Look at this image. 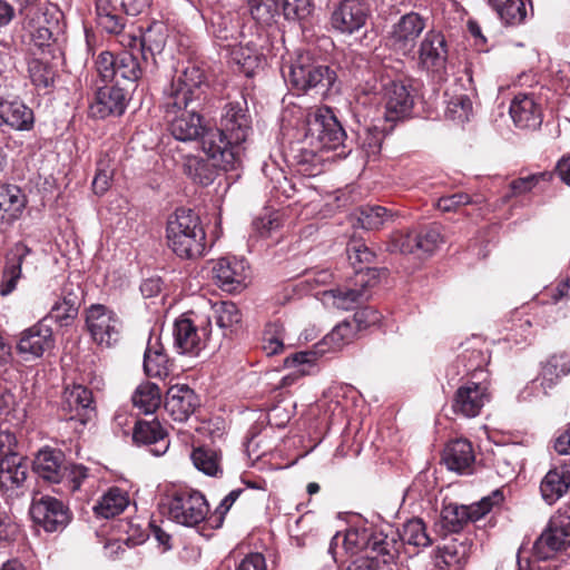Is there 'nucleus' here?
Listing matches in <instances>:
<instances>
[{"label":"nucleus","mask_w":570,"mask_h":570,"mask_svg":"<svg viewBox=\"0 0 570 570\" xmlns=\"http://www.w3.org/2000/svg\"><path fill=\"white\" fill-rule=\"evenodd\" d=\"M397 533L372 530L367 528H351L343 533V548L346 552L368 550L382 558L385 564L392 563L400 554L401 543Z\"/></svg>","instance_id":"obj_7"},{"label":"nucleus","mask_w":570,"mask_h":570,"mask_svg":"<svg viewBox=\"0 0 570 570\" xmlns=\"http://www.w3.org/2000/svg\"><path fill=\"white\" fill-rule=\"evenodd\" d=\"M305 142L321 151L334 150L345 157L351 148L345 144L346 132L330 108H318L306 115L303 127Z\"/></svg>","instance_id":"obj_6"},{"label":"nucleus","mask_w":570,"mask_h":570,"mask_svg":"<svg viewBox=\"0 0 570 570\" xmlns=\"http://www.w3.org/2000/svg\"><path fill=\"white\" fill-rule=\"evenodd\" d=\"M489 400L488 386L483 381L468 382L456 390L452 409L464 417H475Z\"/></svg>","instance_id":"obj_21"},{"label":"nucleus","mask_w":570,"mask_h":570,"mask_svg":"<svg viewBox=\"0 0 570 570\" xmlns=\"http://www.w3.org/2000/svg\"><path fill=\"white\" fill-rule=\"evenodd\" d=\"M86 324L94 341L110 346L120 338L122 323L118 315L101 304L91 305L86 312Z\"/></svg>","instance_id":"obj_13"},{"label":"nucleus","mask_w":570,"mask_h":570,"mask_svg":"<svg viewBox=\"0 0 570 570\" xmlns=\"http://www.w3.org/2000/svg\"><path fill=\"white\" fill-rule=\"evenodd\" d=\"M144 371L150 377H163L168 374V356L155 352L154 355H144Z\"/></svg>","instance_id":"obj_60"},{"label":"nucleus","mask_w":570,"mask_h":570,"mask_svg":"<svg viewBox=\"0 0 570 570\" xmlns=\"http://www.w3.org/2000/svg\"><path fill=\"white\" fill-rule=\"evenodd\" d=\"M87 476L88 469L86 466L67 461L65 464L63 479L60 483L71 491H77Z\"/></svg>","instance_id":"obj_57"},{"label":"nucleus","mask_w":570,"mask_h":570,"mask_svg":"<svg viewBox=\"0 0 570 570\" xmlns=\"http://www.w3.org/2000/svg\"><path fill=\"white\" fill-rule=\"evenodd\" d=\"M29 460L27 456L11 455L0 461V489L9 492L21 489L27 481Z\"/></svg>","instance_id":"obj_30"},{"label":"nucleus","mask_w":570,"mask_h":570,"mask_svg":"<svg viewBox=\"0 0 570 570\" xmlns=\"http://www.w3.org/2000/svg\"><path fill=\"white\" fill-rule=\"evenodd\" d=\"M61 411L67 421L85 426L96 415L92 391L82 384L67 385L62 393Z\"/></svg>","instance_id":"obj_14"},{"label":"nucleus","mask_w":570,"mask_h":570,"mask_svg":"<svg viewBox=\"0 0 570 570\" xmlns=\"http://www.w3.org/2000/svg\"><path fill=\"white\" fill-rule=\"evenodd\" d=\"M570 373V356L566 353L550 356L541 370V386L544 392L552 389L558 381Z\"/></svg>","instance_id":"obj_38"},{"label":"nucleus","mask_w":570,"mask_h":570,"mask_svg":"<svg viewBox=\"0 0 570 570\" xmlns=\"http://www.w3.org/2000/svg\"><path fill=\"white\" fill-rule=\"evenodd\" d=\"M129 50H122L117 53V66L115 70V80L118 78L127 81L130 89L136 88L137 81L141 78L148 63L141 60L140 53L129 43Z\"/></svg>","instance_id":"obj_32"},{"label":"nucleus","mask_w":570,"mask_h":570,"mask_svg":"<svg viewBox=\"0 0 570 570\" xmlns=\"http://www.w3.org/2000/svg\"><path fill=\"white\" fill-rule=\"evenodd\" d=\"M230 61L238 67V71L252 77L262 63V56L249 47H234L230 51Z\"/></svg>","instance_id":"obj_47"},{"label":"nucleus","mask_w":570,"mask_h":570,"mask_svg":"<svg viewBox=\"0 0 570 570\" xmlns=\"http://www.w3.org/2000/svg\"><path fill=\"white\" fill-rule=\"evenodd\" d=\"M33 255V250L23 242L14 243L4 255V264L19 268L22 272L23 264L28 263V257Z\"/></svg>","instance_id":"obj_59"},{"label":"nucleus","mask_w":570,"mask_h":570,"mask_svg":"<svg viewBox=\"0 0 570 570\" xmlns=\"http://www.w3.org/2000/svg\"><path fill=\"white\" fill-rule=\"evenodd\" d=\"M470 553V544L466 541L458 542L456 540L444 546L443 560L448 566L461 568L468 561Z\"/></svg>","instance_id":"obj_56"},{"label":"nucleus","mask_w":570,"mask_h":570,"mask_svg":"<svg viewBox=\"0 0 570 570\" xmlns=\"http://www.w3.org/2000/svg\"><path fill=\"white\" fill-rule=\"evenodd\" d=\"M414 239L416 256L421 258L435 252L442 242V236L438 228L431 227L424 228L420 232H414Z\"/></svg>","instance_id":"obj_52"},{"label":"nucleus","mask_w":570,"mask_h":570,"mask_svg":"<svg viewBox=\"0 0 570 570\" xmlns=\"http://www.w3.org/2000/svg\"><path fill=\"white\" fill-rule=\"evenodd\" d=\"M209 505L199 491L185 489L176 491L168 503L169 518L185 527H196L206 520Z\"/></svg>","instance_id":"obj_11"},{"label":"nucleus","mask_w":570,"mask_h":570,"mask_svg":"<svg viewBox=\"0 0 570 570\" xmlns=\"http://www.w3.org/2000/svg\"><path fill=\"white\" fill-rule=\"evenodd\" d=\"M490 355L488 351H483L481 347H466L458 356V363L463 366L466 374H471L473 379L483 381V368L488 365Z\"/></svg>","instance_id":"obj_40"},{"label":"nucleus","mask_w":570,"mask_h":570,"mask_svg":"<svg viewBox=\"0 0 570 570\" xmlns=\"http://www.w3.org/2000/svg\"><path fill=\"white\" fill-rule=\"evenodd\" d=\"M362 148L370 155L380 153L384 139L383 129L377 126L365 127L363 134L360 135Z\"/></svg>","instance_id":"obj_58"},{"label":"nucleus","mask_w":570,"mask_h":570,"mask_svg":"<svg viewBox=\"0 0 570 570\" xmlns=\"http://www.w3.org/2000/svg\"><path fill=\"white\" fill-rule=\"evenodd\" d=\"M194 466L208 476H219L223 474L222 454L210 445H200L190 453Z\"/></svg>","instance_id":"obj_37"},{"label":"nucleus","mask_w":570,"mask_h":570,"mask_svg":"<svg viewBox=\"0 0 570 570\" xmlns=\"http://www.w3.org/2000/svg\"><path fill=\"white\" fill-rule=\"evenodd\" d=\"M26 17L31 16L30 24L35 46L43 49L50 47L52 40V26L57 24L61 12L53 2H26L21 9Z\"/></svg>","instance_id":"obj_12"},{"label":"nucleus","mask_w":570,"mask_h":570,"mask_svg":"<svg viewBox=\"0 0 570 570\" xmlns=\"http://www.w3.org/2000/svg\"><path fill=\"white\" fill-rule=\"evenodd\" d=\"M242 492V489H234L220 501L214 514L207 519L212 528H220L223 525L225 515L239 498Z\"/></svg>","instance_id":"obj_63"},{"label":"nucleus","mask_w":570,"mask_h":570,"mask_svg":"<svg viewBox=\"0 0 570 570\" xmlns=\"http://www.w3.org/2000/svg\"><path fill=\"white\" fill-rule=\"evenodd\" d=\"M253 131L244 94L226 102L222 109L219 125L209 128L204 136V153L218 161L224 170H233L240 164L243 144Z\"/></svg>","instance_id":"obj_2"},{"label":"nucleus","mask_w":570,"mask_h":570,"mask_svg":"<svg viewBox=\"0 0 570 570\" xmlns=\"http://www.w3.org/2000/svg\"><path fill=\"white\" fill-rule=\"evenodd\" d=\"M509 112L514 125L521 129L535 130L543 120L541 105L533 94H518L511 101Z\"/></svg>","instance_id":"obj_25"},{"label":"nucleus","mask_w":570,"mask_h":570,"mask_svg":"<svg viewBox=\"0 0 570 570\" xmlns=\"http://www.w3.org/2000/svg\"><path fill=\"white\" fill-rule=\"evenodd\" d=\"M132 404L144 414H150L160 404V390L150 382L140 384L132 394Z\"/></svg>","instance_id":"obj_42"},{"label":"nucleus","mask_w":570,"mask_h":570,"mask_svg":"<svg viewBox=\"0 0 570 570\" xmlns=\"http://www.w3.org/2000/svg\"><path fill=\"white\" fill-rule=\"evenodd\" d=\"M79 305L80 299L78 295L63 287L62 297L55 302L49 313L42 318L48 324L50 321H53L61 327L68 326L78 315Z\"/></svg>","instance_id":"obj_33"},{"label":"nucleus","mask_w":570,"mask_h":570,"mask_svg":"<svg viewBox=\"0 0 570 570\" xmlns=\"http://www.w3.org/2000/svg\"><path fill=\"white\" fill-rule=\"evenodd\" d=\"M500 19L507 26H515L527 18V4L532 8V2H492Z\"/></svg>","instance_id":"obj_48"},{"label":"nucleus","mask_w":570,"mask_h":570,"mask_svg":"<svg viewBox=\"0 0 570 570\" xmlns=\"http://www.w3.org/2000/svg\"><path fill=\"white\" fill-rule=\"evenodd\" d=\"M98 24L108 33H120L126 24L125 17L118 12L112 2H96Z\"/></svg>","instance_id":"obj_44"},{"label":"nucleus","mask_w":570,"mask_h":570,"mask_svg":"<svg viewBox=\"0 0 570 570\" xmlns=\"http://www.w3.org/2000/svg\"><path fill=\"white\" fill-rule=\"evenodd\" d=\"M128 504L127 493L119 488H111L101 497L94 510L98 517L110 519L120 514Z\"/></svg>","instance_id":"obj_39"},{"label":"nucleus","mask_w":570,"mask_h":570,"mask_svg":"<svg viewBox=\"0 0 570 570\" xmlns=\"http://www.w3.org/2000/svg\"><path fill=\"white\" fill-rule=\"evenodd\" d=\"M367 16L363 2H340L332 13L331 22L340 32L352 35L365 24Z\"/></svg>","instance_id":"obj_29"},{"label":"nucleus","mask_w":570,"mask_h":570,"mask_svg":"<svg viewBox=\"0 0 570 570\" xmlns=\"http://www.w3.org/2000/svg\"><path fill=\"white\" fill-rule=\"evenodd\" d=\"M212 330L209 317L191 320L187 314L174 323V347L183 355L196 356L204 348Z\"/></svg>","instance_id":"obj_10"},{"label":"nucleus","mask_w":570,"mask_h":570,"mask_svg":"<svg viewBox=\"0 0 570 570\" xmlns=\"http://www.w3.org/2000/svg\"><path fill=\"white\" fill-rule=\"evenodd\" d=\"M132 440L136 444L149 445L150 452L156 456L165 454L169 448L168 434L156 419L138 421L134 428Z\"/></svg>","instance_id":"obj_27"},{"label":"nucleus","mask_w":570,"mask_h":570,"mask_svg":"<svg viewBox=\"0 0 570 570\" xmlns=\"http://www.w3.org/2000/svg\"><path fill=\"white\" fill-rule=\"evenodd\" d=\"M511 325L507 327V335L504 337L508 342L521 344L527 341L530 335L531 321L524 317L520 312H515L510 321Z\"/></svg>","instance_id":"obj_55"},{"label":"nucleus","mask_w":570,"mask_h":570,"mask_svg":"<svg viewBox=\"0 0 570 570\" xmlns=\"http://www.w3.org/2000/svg\"><path fill=\"white\" fill-rule=\"evenodd\" d=\"M547 173L531 174L525 177H520L510 183V193L503 196V202H508L511 196L522 195L530 191L540 179H544Z\"/></svg>","instance_id":"obj_64"},{"label":"nucleus","mask_w":570,"mask_h":570,"mask_svg":"<svg viewBox=\"0 0 570 570\" xmlns=\"http://www.w3.org/2000/svg\"><path fill=\"white\" fill-rule=\"evenodd\" d=\"M393 218V213L380 205H365L358 209L357 223L367 230L381 228Z\"/></svg>","instance_id":"obj_43"},{"label":"nucleus","mask_w":570,"mask_h":570,"mask_svg":"<svg viewBox=\"0 0 570 570\" xmlns=\"http://www.w3.org/2000/svg\"><path fill=\"white\" fill-rule=\"evenodd\" d=\"M0 120L17 131H30L35 126L33 110L21 99H0Z\"/></svg>","instance_id":"obj_28"},{"label":"nucleus","mask_w":570,"mask_h":570,"mask_svg":"<svg viewBox=\"0 0 570 570\" xmlns=\"http://www.w3.org/2000/svg\"><path fill=\"white\" fill-rule=\"evenodd\" d=\"M166 238L169 249L181 259H197L207 253L206 232L190 208L179 207L168 217Z\"/></svg>","instance_id":"obj_4"},{"label":"nucleus","mask_w":570,"mask_h":570,"mask_svg":"<svg viewBox=\"0 0 570 570\" xmlns=\"http://www.w3.org/2000/svg\"><path fill=\"white\" fill-rule=\"evenodd\" d=\"M570 547V513L559 511L552 515L532 547V557L539 561L553 558Z\"/></svg>","instance_id":"obj_9"},{"label":"nucleus","mask_w":570,"mask_h":570,"mask_svg":"<svg viewBox=\"0 0 570 570\" xmlns=\"http://www.w3.org/2000/svg\"><path fill=\"white\" fill-rule=\"evenodd\" d=\"M214 317L219 328L229 330L242 320V313L233 302H220L214 306Z\"/></svg>","instance_id":"obj_53"},{"label":"nucleus","mask_w":570,"mask_h":570,"mask_svg":"<svg viewBox=\"0 0 570 570\" xmlns=\"http://www.w3.org/2000/svg\"><path fill=\"white\" fill-rule=\"evenodd\" d=\"M205 77L196 67H187L164 92L163 109L170 135L179 141L200 139L204 150V136L209 131L200 108L206 100Z\"/></svg>","instance_id":"obj_1"},{"label":"nucleus","mask_w":570,"mask_h":570,"mask_svg":"<svg viewBox=\"0 0 570 570\" xmlns=\"http://www.w3.org/2000/svg\"><path fill=\"white\" fill-rule=\"evenodd\" d=\"M475 460L472 444L466 439L449 441L442 453V461L446 468L458 473L466 472Z\"/></svg>","instance_id":"obj_31"},{"label":"nucleus","mask_w":570,"mask_h":570,"mask_svg":"<svg viewBox=\"0 0 570 570\" xmlns=\"http://www.w3.org/2000/svg\"><path fill=\"white\" fill-rule=\"evenodd\" d=\"M412 87L403 81L390 80L383 85L384 117L396 121L407 117L414 107Z\"/></svg>","instance_id":"obj_19"},{"label":"nucleus","mask_w":570,"mask_h":570,"mask_svg":"<svg viewBox=\"0 0 570 570\" xmlns=\"http://www.w3.org/2000/svg\"><path fill=\"white\" fill-rule=\"evenodd\" d=\"M469 523L465 505L458 503L445 504L441 510V525L452 533H458Z\"/></svg>","instance_id":"obj_45"},{"label":"nucleus","mask_w":570,"mask_h":570,"mask_svg":"<svg viewBox=\"0 0 570 570\" xmlns=\"http://www.w3.org/2000/svg\"><path fill=\"white\" fill-rule=\"evenodd\" d=\"M357 332H360L357 324L352 318L344 320L324 337L323 342L316 344L312 350L296 352L287 356L284 364L294 371L283 377L282 386L292 385L298 376L316 373L318 371L317 361L325 354V346L332 344L333 348H340L350 343Z\"/></svg>","instance_id":"obj_5"},{"label":"nucleus","mask_w":570,"mask_h":570,"mask_svg":"<svg viewBox=\"0 0 570 570\" xmlns=\"http://www.w3.org/2000/svg\"><path fill=\"white\" fill-rule=\"evenodd\" d=\"M27 204V196L18 185L0 184V212L7 214L9 220L20 218Z\"/></svg>","instance_id":"obj_35"},{"label":"nucleus","mask_w":570,"mask_h":570,"mask_svg":"<svg viewBox=\"0 0 570 570\" xmlns=\"http://www.w3.org/2000/svg\"><path fill=\"white\" fill-rule=\"evenodd\" d=\"M200 405L198 395L186 384L173 385L167 390L165 410L177 422H186Z\"/></svg>","instance_id":"obj_22"},{"label":"nucleus","mask_w":570,"mask_h":570,"mask_svg":"<svg viewBox=\"0 0 570 570\" xmlns=\"http://www.w3.org/2000/svg\"><path fill=\"white\" fill-rule=\"evenodd\" d=\"M279 9L288 21H304L314 10L313 2H279Z\"/></svg>","instance_id":"obj_61"},{"label":"nucleus","mask_w":570,"mask_h":570,"mask_svg":"<svg viewBox=\"0 0 570 570\" xmlns=\"http://www.w3.org/2000/svg\"><path fill=\"white\" fill-rule=\"evenodd\" d=\"M55 347V337L51 326L41 318L36 324L23 330L17 342V352L24 361L40 358L46 352Z\"/></svg>","instance_id":"obj_15"},{"label":"nucleus","mask_w":570,"mask_h":570,"mask_svg":"<svg viewBox=\"0 0 570 570\" xmlns=\"http://www.w3.org/2000/svg\"><path fill=\"white\" fill-rule=\"evenodd\" d=\"M473 106L468 95H454L446 102L445 116L453 121L464 124L470 120Z\"/></svg>","instance_id":"obj_49"},{"label":"nucleus","mask_w":570,"mask_h":570,"mask_svg":"<svg viewBox=\"0 0 570 570\" xmlns=\"http://www.w3.org/2000/svg\"><path fill=\"white\" fill-rule=\"evenodd\" d=\"M502 501L503 493L500 490H494L490 495L482 498L479 502L465 505L469 514V522L479 521Z\"/></svg>","instance_id":"obj_54"},{"label":"nucleus","mask_w":570,"mask_h":570,"mask_svg":"<svg viewBox=\"0 0 570 570\" xmlns=\"http://www.w3.org/2000/svg\"><path fill=\"white\" fill-rule=\"evenodd\" d=\"M168 27L163 21H153L144 31L139 38L134 37L130 43L140 53L141 60L145 63L151 59L153 63L156 65V56L160 55L167 43Z\"/></svg>","instance_id":"obj_23"},{"label":"nucleus","mask_w":570,"mask_h":570,"mask_svg":"<svg viewBox=\"0 0 570 570\" xmlns=\"http://www.w3.org/2000/svg\"><path fill=\"white\" fill-rule=\"evenodd\" d=\"M386 249L390 253L413 254L416 255V246L413 233L394 234L387 243Z\"/></svg>","instance_id":"obj_62"},{"label":"nucleus","mask_w":570,"mask_h":570,"mask_svg":"<svg viewBox=\"0 0 570 570\" xmlns=\"http://www.w3.org/2000/svg\"><path fill=\"white\" fill-rule=\"evenodd\" d=\"M66 462L67 459L62 450L43 446L32 460V471L43 481L59 484L63 479Z\"/></svg>","instance_id":"obj_24"},{"label":"nucleus","mask_w":570,"mask_h":570,"mask_svg":"<svg viewBox=\"0 0 570 570\" xmlns=\"http://www.w3.org/2000/svg\"><path fill=\"white\" fill-rule=\"evenodd\" d=\"M28 72L31 82L38 88H49L53 85L56 71L48 62L33 58L28 63Z\"/></svg>","instance_id":"obj_51"},{"label":"nucleus","mask_w":570,"mask_h":570,"mask_svg":"<svg viewBox=\"0 0 570 570\" xmlns=\"http://www.w3.org/2000/svg\"><path fill=\"white\" fill-rule=\"evenodd\" d=\"M214 163L196 156L188 155L184 158L183 170L195 184L202 186L210 185L216 178V167L224 169L217 160L210 158Z\"/></svg>","instance_id":"obj_34"},{"label":"nucleus","mask_w":570,"mask_h":570,"mask_svg":"<svg viewBox=\"0 0 570 570\" xmlns=\"http://www.w3.org/2000/svg\"><path fill=\"white\" fill-rule=\"evenodd\" d=\"M425 29V20L415 12L404 14L394 26L390 36L392 49L404 57L414 58L417 38Z\"/></svg>","instance_id":"obj_16"},{"label":"nucleus","mask_w":570,"mask_h":570,"mask_svg":"<svg viewBox=\"0 0 570 570\" xmlns=\"http://www.w3.org/2000/svg\"><path fill=\"white\" fill-rule=\"evenodd\" d=\"M285 330L281 322H269L263 332V350L267 355H275L284 348Z\"/></svg>","instance_id":"obj_50"},{"label":"nucleus","mask_w":570,"mask_h":570,"mask_svg":"<svg viewBox=\"0 0 570 570\" xmlns=\"http://www.w3.org/2000/svg\"><path fill=\"white\" fill-rule=\"evenodd\" d=\"M392 531L397 533L396 540L401 543L400 549L405 544L417 549L428 548L432 544V539L426 531V525L420 518L407 520L402 527V532Z\"/></svg>","instance_id":"obj_36"},{"label":"nucleus","mask_w":570,"mask_h":570,"mask_svg":"<svg viewBox=\"0 0 570 570\" xmlns=\"http://www.w3.org/2000/svg\"><path fill=\"white\" fill-rule=\"evenodd\" d=\"M283 77L297 95L326 98L335 87L337 75L309 50L296 51L283 67Z\"/></svg>","instance_id":"obj_3"},{"label":"nucleus","mask_w":570,"mask_h":570,"mask_svg":"<svg viewBox=\"0 0 570 570\" xmlns=\"http://www.w3.org/2000/svg\"><path fill=\"white\" fill-rule=\"evenodd\" d=\"M322 153L316 147L308 146L305 142V135L293 144L286 153V158L293 165L304 167L303 170L307 171L309 166L318 164L322 159L318 158V154Z\"/></svg>","instance_id":"obj_41"},{"label":"nucleus","mask_w":570,"mask_h":570,"mask_svg":"<svg viewBox=\"0 0 570 570\" xmlns=\"http://www.w3.org/2000/svg\"><path fill=\"white\" fill-rule=\"evenodd\" d=\"M326 301H332V304L344 311L353 309L360 304L364 297V291L357 288L336 287L324 292Z\"/></svg>","instance_id":"obj_46"},{"label":"nucleus","mask_w":570,"mask_h":570,"mask_svg":"<svg viewBox=\"0 0 570 570\" xmlns=\"http://www.w3.org/2000/svg\"><path fill=\"white\" fill-rule=\"evenodd\" d=\"M213 274L217 286L227 293L242 292L249 276L245 259L236 257L219 258L213 267Z\"/></svg>","instance_id":"obj_20"},{"label":"nucleus","mask_w":570,"mask_h":570,"mask_svg":"<svg viewBox=\"0 0 570 570\" xmlns=\"http://www.w3.org/2000/svg\"><path fill=\"white\" fill-rule=\"evenodd\" d=\"M449 45L445 36L435 29L429 30L417 50V66L432 80L443 82L448 77Z\"/></svg>","instance_id":"obj_8"},{"label":"nucleus","mask_w":570,"mask_h":570,"mask_svg":"<svg viewBox=\"0 0 570 570\" xmlns=\"http://www.w3.org/2000/svg\"><path fill=\"white\" fill-rule=\"evenodd\" d=\"M542 500L552 505L570 491V463L562 462L549 469L540 482Z\"/></svg>","instance_id":"obj_26"},{"label":"nucleus","mask_w":570,"mask_h":570,"mask_svg":"<svg viewBox=\"0 0 570 570\" xmlns=\"http://www.w3.org/2000/svg\"><path fill=\"white\" fill-rule=\"evenodd\" d=\"M130 99V88L120 87L119 80L114 86H105L97 90L95 101L90 105L94 118L105 119L121 116Z\"/></svg>","instance_id":"obj_18"},{"label":"nucleus","mask_w":570,"mask_h":570,"mask_svg":"<svg viewBox=\"0 0 570 570\" xmlns=\"http://www.w3.org/2000/svg\"><path fill=\"white\" fill-rule=\"evenodd\" d=\"M30 514L32 520L47 532L63 530L71 518L68 507L49 495L35 500L30 507Z\"/></svg>","instance_id":"obj_17"}]
</instances>
